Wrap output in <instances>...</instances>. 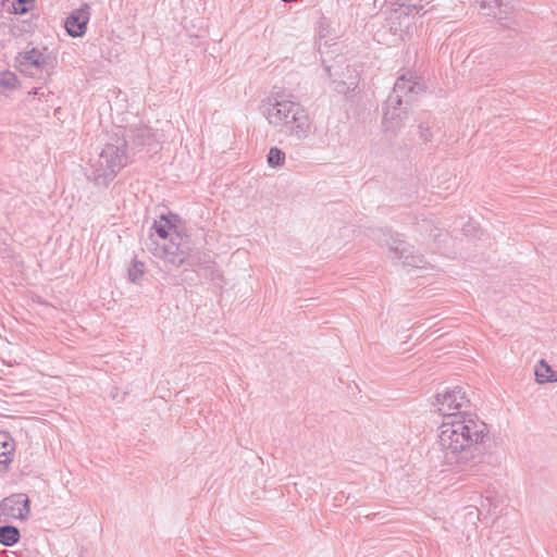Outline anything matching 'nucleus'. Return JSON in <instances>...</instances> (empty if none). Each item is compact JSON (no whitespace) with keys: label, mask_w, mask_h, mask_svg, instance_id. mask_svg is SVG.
Here are the masks:
<instances>
[{"label":"nucleus","mask_w":557,"mask_h":557,"mask_svg":"<svg viewBox=\"0 0 557 557\" xmlns=\"http://www.w3.org/2000/svg\"><path fill=\"white\" fill-rule=\"evenodd\" d=\"M433 405L443 416L438 434V458L454 472L486 474L491 455L484 449L490 430L475 413L469 411L470 400L462 387L437 393Z\"/></svg>","instance_id":"nucleus-1"},{"label":"nucleus","mask_w":557,"mask_h":557,"mask_svg":"<svg viewBox=\"0 0 557 557\" xmlns=\"http://www.w3.org/2000/svg\"><path fill=\"white\" fill-rule=\"evenodd\" d=\"M418 128H419V136H420V139L423 140V141H430L431 138H432V133L430 131V125L428 122H423L421 121L419 124H418Z\"/></svg>","instance_id":"nucleus-20"},{"label":"nucleus","mask_w":557,"mask_h":557,"mask_svg":"<svg viewBox=\"0 0 557 557\" xmlns=\"http://www.w3.org/2000/svg\"><path fill=\"white\" fill-rule=\"evenodd\" d=\"M385 245L394 259L403 260L405 267L417 269L425 268L426 261L422 255L414 253V248L410 244L399 238L398 234L384 232L383 238L380 239Z\"/></svg>","instance_id":"nucleus-5"},{"label":"nucleus","mask_w":557,"mask_h":557,"mask_svg":"<svg viewBox=\"0 0 557 557\" xmlns=\"http://www.w3.org/2000/svg\"><path fill=\"white\" fill-rule=\"evenodd\" d=\"M21 539L20 530L11 524L0 527V543L4 546L11 547L15 545Z\"/></svg>","instance_id":"nucleus-15"},{"label":"nucleus","mask_w":557,"mask_h":557,"mask_svg":"<svg viewBox=\"0 0 557 557\" xmlns=\"http://www.w3.org/2000/svg\"><path fill=\"white\" fill-rule=\"evenodd\" d=\"M18 83V79L15 74L11 72H5L0 78V87L7 88V89H14L16 88Z\"/></svg>","instance_id":"nucleus-19"},{"label":"nucleus","mask_w":557,"mask_h":557,"mask_svg":"<svg viewBox=\"0 0 557 557\" xmlns=\"http://www.w3.org/2000/svg\"><path fill=\"white\" fill-rule=\"evenodd\" d=\"M30 513V500L24 493H15L0 502V515L12 519L25 520Z\"/></svg>","instance_id":"nucleus-8"},{"label":"nucleus","mask_w":557,"mask_h":557,"mask_svg":"<svg viewBox=\"0 0 557 557\" xmlns=\"http://www.w3.org/2000/svg\"><path fill=\"white\" fill-rule=\"evenodd\" d=\"M30 1L32 0H17L13 4L14 12L16 14H24V13H26L29 10L26 4L29 3Z\"/></svg>","instance_id":"nucleus-21"},{"label":"nucleus","mask_w":557,"mask_h":557,"mask_svg":"<svg viewBox=\"0 0 557 557\" xmlns=\"http://www.w3.org/2000/svg\"><path fill=\"white\" fill-rule=\"evenodd\" d=\"M127 273L131 282L138 283L145 273V264L140 261L135 260L128 268Z\"/></svg>","instance_id":"nucleus-18"},{"label":"nucleus","mask_w":557,"mask_h":557,"mask_svg":"<svg viewBox=\"0 0 557 557\" xmlns=\"http://www.w3.org/2000/svg\"><path fill=\"white\" fill-rule=\"evenodd\" d=\"M334 89L339 94H346L348 90L351 89V85L355 83H350V85H347L344 81H333Z\"/></svg>","instance_id":"nucleus-22"},{"label":"nucleus","mask_w":557,"mask_h":557,"mask_svg":"<svg viewBox=\"0 0 557 557\" xmlns=\"http://www.w3.org/2000/svg\"><path fill=\"white\" fill-rule=\"evenodd\" d=\"M480 3L481 9L485 10L486 15H493L498 20H503V13H506L502 9L503 0H476Z\"/></svg>","instance_id":"nucleus-16"},{"label":"nucleus","mask_w":557,"mask_h":557,"mask_svg":"<svg viewBox=\"0 0 557 557\" xmlns=\"http://www.w3.org/2000/svg\"><path fill=\"white\" fill-rule=\"evenodd\" d=\"M89 22V5L74 10L65 20V28L70 36L82 37L87 30Z\"/></svg>","instance_id":"nucleus-10"},{"label":"nucleus","mask_w":557,"mask_h":557,"mask_svg":"<svg viewBox=\"0 0 557 557\" xmlns=\"http://www.w3.org/2000/svg\"><path fill=\"white\" fill-rule=\"evenodd\" d=\"M15 60L20 72L30 77H41L42 73L49 75L52 69L49 57H46L36 48L20 52Z\"/></svg>","instance_id":"nucleus-7"},{"label":"nucleus","mask_w":557,"mask_h":557,"mask_svg":"<svg viewBox=\"0 0 557 557\" xmlns=\"http://www.w3.org/2000/svg\"><path fill=\"white\" fill-rule=\"evenodd\" d=\"M264 115L270 125L281 127L296 140L302 141L311 134V119L299 102L274 98L269 100Z\"/></svg>","instance_id":"nucleus-2"},{"label":"nucleus","mask_w":557,"mask_h":557,"mask_svg":"<svg viewBox=\"0 0 557 557\" xmlns=\"http://www.w3.org/2000/svg\"><path fill=\"white\" fill-rule=\"evenodd\" d=\"M412 16L408 13L407 7H399L394 10L389 17V29L394 35L401 36L412 24Z\"/></svg>","instance_id":"nucleus-11"},{"label":"nucleus","mask_w":557,"mask_h":557,"mask_svg":"<svg viewBox=\"0 0 557 557\" xmlns=\"http://www.w3.org/2000/svg\"><path fill=\"white\" fill-rule=\"evenodd\" d=\"M534 373L536 382L540 384L557 382V371H553L544 359L539 361Z\"/></svg>","instance_id":"nucleus-14"},{"label":"nucleus","mask_w":557,"mask_h":557,"mask_svg":"<svg viewBox=\"0 0 557 557\" xmlns=\"http://www.w3.org/2000/svg\"><path fill=\"white\" fill-rule=\"evenodd\" d=\"M469 227H470V225H466V226L463 227V231H465L466 233H468V232H469Z\"/></svg>","instance_id":"nucleus-24"},{"label":"nucleus","mask_w":557,"mask_h":557,"mask_svg":"<svg viewBox=\"0 0 557 557\" xmlns=\"http://www.w3.org/2000/svg\"><path fill=\"white\" fill-rule=\"evenodd\" d=\"M176 221L177 215L171 214L170 216H166L162 214L159 221L153 222L151 230H153L162 240H165L169 236L172 237L170 232L176 227Z\"/></svg>","instance_id":"nucleus-13"},{"label":"nucleus","mask_w":557,"mask_h":557,"mask_svg":"<svg viewBox=\"0 0 557 557\" xmlns=\"http://www.w3.org/2000/svg\"><path fill=\"white\" fill-rule=\"evenodd\" d=\"M122 138H125L127 143L131 141L137 149L147 147L149 152H156L159 148L157 133L147 125L132 126Z\"/></svg>","instance_id":"nucleus-9"},{"label":"nucleus","mask_w":557,"mask_h":557,"mask_svg":"<svg viewBox=\"0 0 557 557\" xmlns=\"http://www.w3.org/2000/svg\"><path fill=\"white\" fill-rule=\"evenodd\" d=\"M175 239L182 240L177 233L170 238L169 243L160 244L150 237L145 245L156 258L163 260L165 264L178 268L186 262L187 252L186 247L176 243Z\"/></svg>","instance_id":"nucleus-6"},{"label":"nucleus","mask_w":557,"mask_h":557,"mask_svg":"<svg viewBox=\"0 0 557 557\" xmlns=\"http://www.w3.org/2000/svg\"><path fill=\"white\" fill-rule=\"evenodd\" d=\"M285 161V152L277 147H272L268 153V163L272 168L281 166Z\"/></svg>","instance_id":"nucleus-17"},{"label":"nucleus","mask_w":557,"mask_h":557,"mask_svg":"<svg viewBox=\"0 0 557 557\" xmlns=\"http://www.w3.org/2000/svg\"><path fill=\"white\" fill-rule=\"evenodd\" d=\"M128 162L127 140L117 137L108 143L101 152L90 159L86 176L97 186H108Z\"/></svg>","instance_id":"nucleus-4"},{"label":"nucleus","mask_w":557,"mask_h":557,"mask_svg":"<svg viewBox=\"0 0 557 557\" xmlns=\"http://www.w3.org/2000/svg\"><path fill=\"white\" fill-rule=\"evenodd\" d=\"M423 91V85L412 75H401L397 78L383 106L382 124L385 131L395 132L404 126L408 119V106Z\"/></svg>","instance_id":"nucleus-3"},{"label":"nucleus","mask_w":557,"mask_h":557,"mask_svg":"<svg viewBox=\"0 0 557 557\" xmlns=\"http://www.w3.org/2000/svg\"><path fill=\"white\" fill-rule=\"evenodd\" d=\"M325 71L327 72L329 76L331 77L332 74H331V67L330 66H325Z\"/></svg>","instance_id":"nucleus-23"},{"label":"nucleus","mask_w":557,"mask_h":557,"mask_svg":"<svg viewBox=\"0 0 557 557\" xmlns=\"http://www.w3.org/2000/svg\"><path fill=\"white\" fill-rule=\"evenodd\" d=\"M15 451V442L12 436L4 431H0V471H7L13 461Z\"/></svg>","instance_id":"nucleus-12"}]
</instances>
